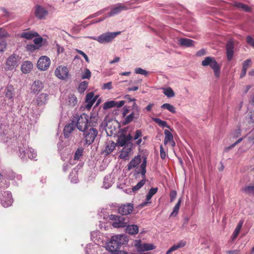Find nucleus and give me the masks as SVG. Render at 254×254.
<instances>
[{
    "mask_svg": "<svg viewBox=\"0 0 254 254\" xmlns=\"http://www.w3.org/2000/svg\"><path fill=\"white\" fill-rule=\"evenodd\" d=\"M96 100V98L94 97V93L93 92H90L87 94L86 97V108L88 109H90Z\"/></svg>",
    "mask_w": 254,
    "mask_h": 254,
    "instance_id": "nucleus-27",
    "label": "nucleus"
},
{
    "mask_svg": "<svg viewBox=\"0 0 254 254\" xmlns=\"http://www.w3.org/2000/svg\"><path fill=\"white\" fill-rule=\"evenodd\" d=\"M91 73L88 68L85 69L84 72L82 74L81 77L82 79H89L91 77Z\"/></svg>",
    "mask_w": 254,
    "mask_h": 254,
    "instance_id": "nucleus-49",
    "label": "nucleus"
},
{
    "mask_svg": "<svg viewBox=\"0 0 254 254\" xmlns=\"http://www.w3.org/2000/svg\"><path fill=\"white\" fill-rule=\"evenodd\" d=\"M98 250L99 247L97 244L88 245L85 249L86 254H98Z\"/></svg>",
    "mask_w": 254,
    "mask_h": 254,
    "instance_id": "nucleus-30",
    "label": "nucleus"
},
{
    "mask_svg": "<svg viewBox=\"0 0 254 254\" xmlns=\"http://www.w3.org/2000/svg\"><path fill=\"white\" fill-rule=\"evenodd\" d=\"M126 232L130 235H135L138 232V227L136 225H129L127 226Z\"/></svg>",
    "mask_w": 254,
    "mask_h": 254,
    "instance_id": "nucleus-33",
    "label": "nucleus"
},
{
    "mask_svg": "<svg viewBox=\"0 0 254 254\" xmlns=\"http://www.w3.org/2000/svg\"><path fill=\"white\" fill-rule=\"evenodd\" d=\"M75 51L80 55L82 56V57L84 58L85 60L87 62H89V59L88 57V56L82 51L79 50L78 49H75Z\"/></svg>",
    "mask_w": 254,
    "mask_h": 254,
    "instance_id": "nucleus-57",
    "label": "nucleus"
},
{
    "mask_svg": "<svg viewBox=\"0 0 254 254\" xmlns=\"http://www.w3.org/2000/svg\"><path fill=\"white\" fill-rule=\"evenodd\" d=\"M8 35L7 33L5 30L1 28H0V38L6 37Z\"/></svg>",
    "mask_w": 254,
    "mask_h": 254,
    "instance_id": "nucleus-64",
    "label": "nucleus"
},
{
    "mask_svg": "<svg viewBox=\"0 0 254 254\" xmlns=\"http://www.w3.org/2000/svg\"><path fill=\"white\" fill-rule=\"evenodd\" d=\"M51 61L48 57L42 56L37 62V67L41 70H46L49 67Z\"/></svg>",
    "mask_w": 254,
    "mask_h": 254,
    "instance_id": "nucleus-10",
    "label": "nucleus"
},
{
    "mask_svg": "<svg viewBox=\"0 0 254 254\" xmlns=\"http://www.w3.org/2000/svg\"><path fill=\"white\" fill-rule=\"evenodd\" d=\"M113 178L111 175H107L105 177L103 182L104 187L107 189L109 188L113 184Z\"/></svg>",
    "mask_w": 254,
    "mask_h": 254,
    "instance_id": "nucleus-34",
    "label": "nucleus"
},
{
    "mask_svg": "<svg viewBox=\"0 0 254 254\" xmlns=\"http://www.w3.org/2000/svg\"><path fill=\"white\" fill-rule=\"evenodd\" d=\"M201 65L203 66H209L213 69L215 76L217 77L219 76L221 66L214 57H205L201 62Z\"/></svg>",
    "mask_w": 254,
    "mask_h": 254,
    "instance_id": "nucleus-2",
    "label": "nucleus"
},
{
    "mask_svg": "<svg viewBox=\"0 0 254 254\" xmlns=\"http://www.w3.org/2000/svg\"><path fill=\"white\" fill-rule=\"evenodd\" d=\"M125 241V237L124 235L112 236L106 244V249L111 252H116Z\"/></svg>",
    "mask_w": 254,
    "mask_h": 254,
    "instance_id": "nucleus-1",
    "label": "nucleus"
},
{
    "mask_svg": "<svg viewBox=\"0 0 254 254\" xmlns=\"http://www.w3.org/2000/svg\"><path fill=\"white\" fill-rule=\"evenodd\" d=\"M241 134V130L240 129H236L233 133H231V136L233 138H237Z\"/></svg>",
    "mask_w": 254,
    "mask_h": 254,
    "instance_id": "nucleus-58",
    "label": "nucleus"
},
{
    "mask_svg": "<svg viewBox=\"0 0 254 254\" xmlns=\"http://www.w3.org/2000/svg\"><path fill=\"white\" fill-rule=\"evenodd\" d=\"M243 140V138H239L237 141H236L234 143L232 144L231 145L228 146L225 148L226 151H228L231 149H232L233 147H234L237 144L241 142Z\"/></svg>",
    "mask_w": 254,
    "mask_h": 254,
    "instance_id": "nucleus-56",
    "label": "nucleus"
},
{
    "mask_svg": "<svg viewBox=\"0 0 254 254\" xmlns=\"http://www.w3.org/2000/svg\"><path fill=\"white\" fill-rule=\"evenodd\" d=\"M49 99V94L45 93H41L36 98L35 103L37 106L42 107L48 103Z\"/></svg>",
    "mask_w": 254,
    "mask_h": 254,
    "instance_id": "nucleus-15",
    "label": "nucleus"
},
{
    "mask_svg": "<svg viewBox=\"0 0 254 254\" xmlns=\"http://www.w3.org/2000/svg\"><path fill=\"white\" fill-rule=\"evenodd\" d=\"M251 59H248L244 62L243 64V67L242 68L245 69L247 70L249 67H250L251 65Z\"/></svg>",
    "mask_w": 254,
    "mask_h": 254,
    "instance_id": "nucleus-51",
    "label": "nucleus"
},
{
    "mask_svg": "<svg viewBox=\"0 0 254 254\" xmlns=\"http://www.w3.org/2000/svg\"><path fill=\"white\" fill-rule=\"evenodd\" d=\"M160 157L162 159H164L166 157V153L164 151L163 147L162 145L160 146Z\"/></svg>",
    "mask_w": 254,
    "mask_h": 254,
    "instance_id": "nucleus-62",
    "label": "nucleus"
},
{
    "mask_svg": "<svg viewBox=\"0 0 254 254\" xmlns=\"http://www.w3.org/2000/svg\"><path fill=\"white\" fill-rule=\"evenodd\" d=\"M133 204L128 203L125 204H122L119 207L118 212L122 215H128L133 210Z\"/></svg>",
    "mask_w": 254,
    "mask_h": 254,
    "instance_id": "nucleus-17",
    "label": "nucleus"
},
{
    "mask_svg": "<svg viewBox=\"0 0 254 254\" xmlns=\"http://www.w3.org/2000/svg\"><path fill=\"white\" fill-rule=\"evenodd\" d=\"M163 93L168 98H172L175 96V93L171 87L163 88Z\"/></svg>",
    "mask_w": 254,
    "mask_h": 254,
    "instance_id": "nucleus-40",
    "label": "nucleus"
},
{
    "mask_svg": "<svg viewBox=\"0 0 254 254\" xmlns=\"http://www.w3.org/2000/svg\"><path fill=\"white\" fill-rule=\"evenodd\" d=\"M246 41L247 43L252 47L254 48V39L250 36H248L246 37Z\"/></svg>",
    "mask_w": 254,
    "mask_h": 254,
    "instance_id": "nucleus-55",
    "label": "nucleus"
},
{
    "mask_svg": "<svg viewBox=\"0 0 254 254\" xmlns=\"http://www.w3.org/2000/svg\"><path fill=\"white\" fill-rule=\"evenodd\" d=\"M234 44L233 40H229L226 45V50L227 60L231 61L234 55Z\"/></svg>",
    "mask_w": 254,
    "mask_h": 254,
    "instance_id": "nucleus-19",
    "label": "nucleus"
},
{
    "mask_svg": "<svg viewBox=\"0 0 254 254\" xmlns=\"http://www.w3.org/2000/svg\"><path fill=\"white\" fill-rule=\"evenodd\" d=\"M181 201L182 200L181 198H180L178 202L174 207L173 210L170 214V216H176L178 214L181 205Z\"/></svg>",
    "mask_w": 254,
    "mask_h": 254,
    "instance_id": "nucleus-41",
    "label": "nucleus"
},
{
    "mask_svg": "<svg viewBox=\"0 0 254 254\" xmlns=\"http://www.w3.org/2000/svg\"><path fill=\"white\" fill-rule=\"evenodd\" d=\"M75 127V124L72 121L70 124L67 125L64 128V133L65 137H68L70 133Z\"/></svg>",
    "mask_w": 254,
    "mask_h": 254,
    "instance_id": "nucleus-32",
    "label": "nucleus"
},
{
    "mask_svg": "<svg viewBox=\"0 0 254 254\" xmlns=\"http://www.w3.org/2000/svg\"><path fill=\"white\" fill-rule=\"evenodd\" d=\"M146 163V158H144L140 166V174L141 175L142 179L140 182H139L136 186L132 188V190L134 192L137 191L145 184L146 181L145 173Z\"/></svg>",
    "mask_w": 254,
    "mask_h": 254,
    "instance_id": "nucleus-6",
    "label": "nucleus"
},
{
    "mask_svg": "<svg viewBox=\"0 0 254 254\" xmlns=\"http://www.w3.org/2000/svg\"><path fill=\"white\" fill-rule=\"evenodd\" d=\"M132 144H128L126 146L123 147L119 157L122 159L128 160L129 156L132 154Z\"/></svg>",
    "mask_w": 254,
    "mask_h": 254,
    "instance_id": "nucleus-16",
    "label": "nucleus"
},
{
    "mask_svg": "<svg viewBox=\"0 0 254 254\" xmlns=\"http://www.w3.org/2000/svg\"><path fill=\"white\" fill-rule=\"evenodd\" d=\"M82 132H83L85 143L87 145L91 144L98 134V130L93 127H89Z\"/></svg>",
    "mask_w": 254,
    "mask_h": 254,
    "instance_id": "nucleus-3",
    "label": "nucleus"
},
{
    "mask_svg": "<svg viewBox=\"0 0 254 254\" xmlns=\"http://www.w3.org/2000/svg\"><path fill=\"white\" fill-rule=\"evenodd\" d=\"M33 64L30 61H25L21 64V69L23 73H28L31 71L33 68Z\"/></svg>",
    "mask_w": 254,
    "mask_h": 254,
    "instance_id": "nucleus-26",
    "label": "nucleus"
},
{
    "mask_svg": "<svg viewBox=\"0 0 254 254\" xmlns=\"http://www.w3.org/2000/svg\"><path fill=\"white\" fill-rule=\"evenodd\" d=\"M26 50L29 52H33L34 51L38 49L39 46L35 45V44H29L26 46Z\"/></svg>",
    "mask_w": 254,
    "mask_h": 254,
    "instance_id": "nucleus-48",
    "label": "nucleus"
},
{
    "mask_svg": "<svg viewBox=\"0 0 254 254\" xmlns=\"http://www.w3.org/2000/svg\"><path fill=\"white\" fill-rule=\"evenodd\" d=\"M55 75L56 76L61 79H64L68 76V69L67 67L60 66L58 67L55 70Z\"/></svg>",
    "mask_w": 254,
    "mask_h": 254,
    "instance_id": "nucleus-18",
    "label": "nucleus"
},
{
    "mask_svg": "<svg viewBox=\"0 0 254 254\" xmlns=\"http://www.w3.org/2000/svg\"><path fill=\"white\" fill-rule=\"evenodd\" d=\"M142 136V131L141 130L137 129L135 131V134L133 137L134 140H137L139 139Z\"/></svg>",
    "mask_w": 254,
    "mask_h": 254,
    "instance_id": "nucleus-60",
    "label": "nucleus"
},
{
    "mask_svg": "<svg viewBox=\"0 0 254 254\" xmlns=\"http://www.w3.org/2000/svg\"><path fill=\"white\" fill-rule=\"evenodd\" d=\"M234 6L246 12H250L251 10L247 5L240 2H235L234 3Z\"/></svg>",
    "mask_w": 254,
    "mask_h": 254,
    "instance_id": "nucleus-36",
    "label": "nucleus"
},
{
    "mask_svg": "<svg viewBox=\"0 0 254 254\" xmlns=\"http://www.w3.org/2000/svg\"><path fill=\"white\" fill-rule=\"evenodd\" d=\"M39 36L38 33L32 31H24L20 34V37L27 40L32 39L34 37H37Z\"/></svg>",
    "mask_w": 254,
    "mask_h": 254,
    "instance_id": "nucleus-28",
    "label": "nucleus"
},
{
    "mask_svg": "<svg viewBox=\"0 0 254 254\" xmlns=\"http://www.w3.org/2000/svg\"><path fill=\"white\" fill-rule=\"evenodd\" d=\"M128 8L123 3H119L115 5L108 13V17H112L120 13L122 11L127 10Z\"/></svg>",
    "mask_w": 254,
    "mask_h": 254,
    "instance_id": "nucleus-12",
    "label": "nucleus"
},
{
    "mask_svg": "<svg viewBox=\"0 0 254 254\" xmlns=\"http://www.w3.org/2000/svg\"><path fill=\"white\" fill-rule=\"evenodd\" d=\"M121 32H106L97 37V41L101 44H105L111 42Z\"/></svg>",
    "mask_w": 254,
    "mask_h": 254,
    "instance_id": "nucleus-8",
    "label": "nucleus"
},
{
    "mask_svg": "<svg viewBox=\"0 0 254 254\" xmlns=\"http://www.w3.org/2000/svg\"><path fill=\"white\" fill-rule=\"evenodd\" d=\"M88 86V82L86 81H82L78 87V90L80 92H83Z\"/></svg>",
    "mask_w": 254,
    "mask_h": 254,
    "instance_id": "nucleus-47",
    "label": "nucleus"
},
{
    "mask_svg": "<svg viewBox=\"0 0 254 254\" xmlns=\"http://www.w3.org/2000/svg\"><path fill=\"white\" fill-rule=\"evenodd\" d=\"M125 104L124 101H120L119 102H116L115 101H109L105 102L103 105L104 109H108L112 107H116L117 108H120L122 107Z\"/></svg>",
    "mask_w": 254,
    "mask_h": 254,
    "instance_id": "nucleus-22",
    "label": "nucleus"
},
{
    "mask_svg": "<svg viewBox=\"0 0 254 254\" xmlns=\"http://www.w3.org/2000/svg\"><path fill=\"white\" fill-rule=\"evenodd\" d=\"M68 102L69 105L72 106H74L77 104V100L74 95L72 94L68 97Z\"/></svg>",
    "mask_w": 254,
    "mask_h": 254,
    "instance_id": "nucleus-45",
    "label": "nucleus"
},
{
    "mask_svg": "<svg viewBox=\"0 0 254 254\" xmlns=\"http://www.w3.org/2000/svg\"><path fill=\"white\" fill-rule=\"evenodd\" d=\"M243 222H244V221L243 220H241L238 224V225L233 234V236H232V240L233 241L236 238L237 236L238 235V234L242 228V225L243 224Z\"/></svg>",
    "mask_w": 254,
    "mask_h": 254,
    "instance_id": "nucleus-37",
    "label": "nucleus"
},
{
    "mask_svg": "<svg viewBox=\"0 0 254 254\" xmlns=\"http://www.w3.org/2000/svg\"><path fill=\"white\" fill-rule=\"evenodd\" d=\"M43 41V38L41 37H39L38 38H35L34 39L33 42L35 45L38 46L40 47L41 46V44H42Z\"/></svg>",
    "mask_w": 254,
    "mask_h": 254,
    "instance_id": "nucleus-53",
    "label": "nucleus"
},
{
    "mask_svg": "<svg viewBox=\"0 0 254 254\" xmlns=\"http://www.w3.org/2000/svg\"><path fill=\"white\" fill-rule=\"evenodd\" d=\"M109 219L113 221L112 226L116 228L125 227L127 224L125 218L118 215L112 214L109 216Z\"/></svg>",
    "mask_w": 254,
    "mask_h": 254,
    "instance_id": "nucleus-7",
    "label": "nucleus"
},
{
    "mask_svg": "<svg viewBox=\"0 0 254 254\" xmlns=\"http://www.w3.org/2000/svg\"><path fill=\"white\" fill-rule=\"evenodd\" d=\"M108 16H105L104 17H102V18H99L98 19H95V20H93L92 21H91L90 24H95V23H98V22H101V21H103V20H104Z\"/></svg>",
    "mask_w": 254,
    "mask_h": 254,
    "instance_id": "nucleus-61",
    "label": "nucleus"
},
{
    "mask_svg": "<svg viewBox=\"0 0 254 254\" xmlns=\"http://www.w3.org/2000/svg\"><path fill=\"white\" fill-rule=\"evenodd\" d=\"M44 88L43 82L40 80L35 81L31 85V92L34 94H38L41 92Z\"/></svg>",
    "mask_w": 254,
    "mask_h": 254,
    "instance_id": "nucleus-21",
    "label": "nucleus"
},
{
    "mask_svg": "<svg viewBox=\"0 0 254 254\" xmlns=\"http://www.w3.org/2000/svg\"><path fill=\"white\" fill-rule=\"evenodd\" d=\"M34 13L38 19H44L48 15V11L44 7L37 5L35 7Z\"/></svg>",
    "mask_w": 254,
    "mask_h": 254,
    "instance_id": "nucleus-11",
    "label": "nucleus"
},
{
    "mask_svg": "<svg viewBox=\"0 0 254 254\" xmlns=\"http://www.w3.org/2000/svg\"><path fill=\"white\" fill-rule=\"evenodd\" d=\"M152 120L157 123L160 127H167L169 128L170 127L167 125L166 121H162L160 119L158 118H153Z\"/></svg>",
    "mask_w": 254,
    "mask_h": 254,
    "instance_id": "nucleus-39",
    "label": "nucleus"
},
{
    "mask_svg": "<svg viewBox=\"0 0 254 254\" xmlns=\"http://www.w3.org/2000/svg\"><path fill=\"white\" fill-rule=\"evenodd\" d=\"M164 134H165V138L164 140V143L165 144H167L168 142L171 141L172 140H173V136L171 132L167 129H165L164 130Z\"/></svg>",
    "mask_w": 254,
    "mask_h": 254,
    "instance_id": "nucleus-38",
    "label": "nucleus"
},
{
    "mask_svg": "<svg viewBox=\"0 0 254 254\" xmlns=\"http://www.w3.org/2000/svg\"><path fill=\"white\" fill-rule=\"evenodd\" d=\"M134 118L137 119L136 118V114H135L133 112H132L131 113H130L129 115H127L126 117L124 123V125H127L128 124L132 122Z\"/></svg>",
    "mask_w": 254,
    "mask_h": 254,
    "instance_id": "nucleus-44",
    "label": "nucleus"
},
{
    "mask_svg": "<svg viewBox=\"0 0 254 254\" xmlns=\"http://www.w3.org/2000/svg\"><path fill=\"white\" fill-rule=\"evenodd\" d=\"M158 191V188H151L147 194L146 195V201L142 202L140 205L142 207L145 206L147 205L148 204L150 203L151 201H150V200L152 198L153 195H154L155 193H157Z\"/></svg>",
    "mask_w": 254,
    "mask_h": 254,
    "instance_id": "nucleus-23",
    "label": "nucleus"
},
{
    "mask_svg": "<svg viewBox=\"0 0 254 254\" xmlns=\"http://www.w3.org/2000/svg\"><path fill=\"white\" fill-rule=\"evenodd\" d=\"M69 179L71 182L76 183L78 182L77 173L76 171H72L69 175Z\"/></svg>",
    "mask_w": 254,
    "mask_h": 254,
    "instance_id": "nucleus-46",
    "label": "nucleus"
},
{
    "mask_svg": "<svg viewBox=\"0 0 254 254\" xmlns=\"http://www.w3.org/2000/svg\"><path fill=\"white\" fill-rule=\"evenodd\" d=\"M242 191L246 194L254 195V185L245 186L242 189Z\"/></svg>",
    "mask_w": 254,
    "mask_h": 254,
    "instance_id": "nucleus-35",
    "label": "nucleus"
},
{
    "mask_svg": "<svg viewBox=\"0 0 254 254\" xmlns=\"http://www.w3.org/2000/svg\"><path fill=\"white\" fill-rule=\"evenodd\" d=\"M83 152V148L82 147L78 148L75 151L74 154L73 160L78 161L79 160L80 157L82 156Z\"/></svg>",
    "mask_w": 254,
    "mask_h": 254,
    "instance_id": "nucleus-42",
    "label": "nucleus"
},
{
    "mask_svg": "<svg viewBox=\"0 0 254 254\" xmlns=\"http://www.w3.org/2000/svg\"><path fill=\"white\" fill-rule=\"evenodd\" d=\"M112 88V82H109L104 83L102 86V89L110 90Z\"/></svg>",
    "mask_w": 254,
    "mask_h": 254,
    "instance_id": "nucleus-59",
    "label": "nucleus"
},
{
    "mask_svg": "<svg viewBox=\"0 0 254 254\" xmlns=\"http://www.w3.org/2000/svg\"><path fill=\"white\" fill-rule=\"evenodd\" d=\"M19 156L22 159H26L27 157L30 159H33L36 158L37 154L32 148L23 145L22 147H19Z\"/></svg>",
    "mask_w": 254,
    "mask_h": 254,
    "instance_id": "nucleus-5",
    "label": "nucleus"
},
{
    "mask_svg": "<svg viewBox=\"0 0 254 254\" xmlns=\"http://www.w3.org/2000/svg\"><path fill=\"white\" fill-rule=\"evenodd\" d=\"M141 163V158L139 155L135 156L133 158L127 166V170H130L132 168L136 167L139 163Z\"/></svg>",
    "mask_w": 254,
    "mask_h": 254,
    "instance_id": "nucleus-29",
    "label": "nucleus"
},
{
    "mask_svg": "<svg viewBox=\"0 0 254 254\" xmlns=\"http://www.w3.org/2000/svg\"><path fill=\"white\" fill-rule=\"evenodd\" d=\"M73 122L75 124V127L80 131H83L88 127V116L86 114H82L80 116L75 118Z\"/></svg>",
    "mask_w": 254,
    "mask_h": 254,
    "instance_id": "nucleus-4",
    "label": "nucleus"
},
{
    "mask_svg": "<svg viewBox=\"0 0 254 254\" xmlns=\"http://www.w3.org/2000/svg\"><path fill=\"white\" fill-rule=\"evenodd\" d=\"M135 72L136 74H140L141 75H146L147 74V71L141 68L138 67L135 69Z\"/></svg>",
    "mask_w": 254,
    "mask_h": 254,
    "instance_id": "nucleus-52",
    "label": "nucleus"
},
{
    "mask_svg": "<svg viewBox=\"0 0 254 254\" xmlns=\"http://www.w3.org/2000/svg\"><path fill=\"white\" fill-rule=\"evenodd\" d=\"M161 108L163 109H167L172 113H175L176 112L175 108L173 105L169 103H165L163 104Z\"/></svg>",
    "mask_w": 254,
    "mask_h": 254,
    "instance_id": "nucleus-43",
    "label": "nucleus"
},
{
    "mask_svg": "<svg viewBox=\"0 0 254 254\" xmlns=\"http://www.w3.org/2000/svg\"><path fill=\"white\" fill-rule=\"evenodd\" d=\"M6 46V41L3 40H0V52H3L5 50Z\"/></svg>",
    "mask_w": 254,
    "mask_h": 254,
    "instance_id": "nucleus-54",
    "label": "nucleus"
},
{
    "mask_svg": "<svg viewBox=\"0 0 254 254\" xmlns=\"http://www.w3.org/2000/svg\"><path fill=\"white\" fill-rule=\"evenodd\" d=\"M131 139V136L128 134L127 135L122 134L118 138L116 145L120 147H125L128 144H131L129 141Z\"/></svg>",
    "mask_w": 254,
    "mask_h": 254,
    "instance_id": "nucleus-14",
    "label": "nucleus"
},
{
    "mask_svg": "<svg viewBox=\"0 0 254 254\" xmlns=\"http://www.w3.org/2000/svg\"><path fill=\"white\" fill-rule=\"evenodd\" d=\"M20 63L18 56L12 55L7 60L5 68L8 70H11L16 67Z\"/></svg>",
    "mask_w": 254,
    "mask_h": 254,
    "instance_id": "nucleus-9",
    "label": "nucleus"
},
{
    "mask_svg": "<svg viewBox=\"0 0 254 254\" xmlns=\"http://www.w3.org/2000/svg\"><path fill=\"white\" fill-rule=\"evenodd\" d=\"M97 121L98 117L90 119V121H88V127H94L97 124Z\"/></svg>",
    "mask_w": 254,
    "mask_h": 254,
    "instance_id": "nucleus-50",
    "label": "nucleus"
},
{
    "mask_svg": "<svg viewBox=\"0 0 254 254\" xmlns=\"http://www.w3.org/2000/svg\"><path fill=\"white\" fill-rule=\"evenodd\" d=\"M194 42L188 38H180L178 39V44L182 47H190L194 46Z\"/></svg>",
    "mask_w": 254,
    "mask_h": 254,
    "instance_id": "nucleus-24",
    "label": "nucleus"
},
{
    "mask_svg": "<svg viewBox=\"0 0 254 254\" xmlns=\"http://www.w3.org/2000/svg\"><path fill=\"white\" fill-rule=\"evenodd\" d=\"M135 247L139 252H145L154 250L155 246L152 244L142 243L140 241H136Z\"/></svg>",
    "mask_w": 254,
    "mask_h": 254,
    "instance_id": "nucleus-13",
    "label": "nucleus"
},
{
    "mask_svg": "<svg viewBox=\"0 0 254 254\" xmlns=\"http://www.w3.org/2000/svg\"><path fill=\"white\" fill-rule=\"evenodd\" d=\"M14 88L13 86L11 85H7L5 89V98L10 100L9 103H13V99L14 96Z\"/></svg>",
    "mask_w": 254,
    "mask_h": 254,
    "instance_id": "nucleus-20",
    "label": "nucleus"
},
{
    "mask_svg": "<svg viewBox=\"0 0 254 254\" xmlns=\"http://www.w3.org/2000/svg\"><path fill=\"white\" fill-rule=\"evenodd\" d=\"M4 195L6 196V197L1 200V204L4 207H7L10 206L13 202L12 195L11 193L7 191L4 192Z\"/></svg>",
    "mask_w": 254,
    "mask_h": 254,
    "instance_id": "nucleus-25",
    "label": "nucleus"
},
{
    "mask_svg": "<svg viewBox=\"0 0 254 254\" xmlns=\"http://www.w3.org/2000/svg\"><path fill=\"white\" fill-rule=\"evenodd\" d=\"M177 195V192L175 190H172L170 192V201L171 202H173Z\"/></svg>",
    "mask_w": 254,
    "mask_h": 254,
    "instance_id": "nucleus-63",
    "label": "nucleus"
},
{
    "mask_svg": "<svg viewBox=\"0 0 254 254\" xmlns=\"http://www.w3.org/2000/svg\"><path fill=\"white\" fill-rule=\"evenodd\" d=\"M116 146V144L114 142L112 141H108L106 143L104 153L106 155L110 154L114 151Z\"/></svg>",
    "mask_w": 254,
    "mask_h": 254,
    "instance_id": "nucleus-31",
    "label": "nucleus"
}]
</instances>
